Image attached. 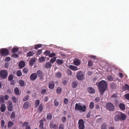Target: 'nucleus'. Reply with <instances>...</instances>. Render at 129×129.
<instances>
[{
    "instance_id": "72a5a7b5",
    "label": "nucleus",
    "mask_w": 129,
    "mask_h": 129,
    "mask_svg": "<svg viewBox=\"0 0 129 129\" xmlns=\"http://www.w3.org/2000/svg\"><path fill=\"white\" fill-rule=\"evenodd\" d=\"M94 104L93 102H90L89 105V107L90 109H92L94 108Z\"/></svg>"
},
{
    "instance_id": "f3484780",
    "label": "nucleus",
    "mask_w": 129,
    "mask_h": 129,
    "mask_svg": "<svg viewBox=\"0 0 129 129\" xmlns=\"http://www.w3.org/2000/svg\"><path fill=\"white\" fill-rule=\"evenodd\" d=\"M73 62L74 64L76 66L79 65L80 64V60L77 58L75 59Z\"/></svg>"
},
{
    "instance_id": "49530a36",
    "label": "nucleus",
    "mask_w": 129,
    "mask_h": 129,
    "mask_svg": "<svg viewBox=\"0 0 129 129\" xmlns=\"http://www.w3.org/2000/svg\"><path fill=\"white\" fill-rule=\"evenodd\" d=\"M15 113L13 111L11 113L10 118L11 119H13L15 118Z\"/></svg>"
},
{
    "instance_id": "f8f14e48",
    "label": "nucleus",
    "mask_w": 129,
    "mask_h": 129,
    "mask_svg": "<svg viewBox=\"0 0 129 129\" xmlns=\"http://www.w3.org/2000/svg\"><path fill=\"white\" fill-rule=\"evenodd\" d=\"M55 83L52 81H50L49 83L48 87L50 89L52 90L55 87Z\"/></svg>"
},
{
    "instance_id": "052dcab7",
    "label": "nucleus",
    "mask_w": 129,
    "mask_h": 129,
    "mask_svg": "<svg viewBox=\"0 0 129 129\" xmlns=\"http://www.w3.org/2000/svg\"><path fill=\"white\" fill-rule=\"evenodd\" d=\"M11 60V58L10 57H7L5 58V61L6 62H8L10 61Z\"/></svg>"
},
{
    "instance_id": "6e6d98bb",
    "label": "nucleus",
    "mask_w": 129,
    "mask_h": 129,
    "mask_svg": "<svg viewBox=\"0 0 129 129\" xmlns=\"http://www.w3.org/2000/svg\"><path fill=\"white\" fill-rule=\"evenodd\" d=\"M28 122H25L22 124V127L25 126V127L28 126Z\"/></svg>"
},
{
    "instance_id": "0eeeda50",
    "label": "nucleus",
    "mask_w": 129,
    "mask_h": 129,
    "mask_svg": "<svg viewBox=\"0 0 129 129\" xmlns=\"http://www.w3.org/2000/svg\"><path fill=\"white\" fill-rule=\"evenodd\" d=\"M1 53L2 56H6L9 54V51L6 48L1 49Z\"/></svg>"
},
{
    "instance_id": "7c9ffc66",
    "label": "nucleus",
    "mask_w": 129,
    "mask_h": 129,
    "mask_svg": "<svg viewBox=\"0 0 129 129\" xmlns=\"http://www.w3.org/2000/svg\"><path fill=\"white\" fill-rule=\"evenodd\" d=\"M40 101L39 100L35 101V107L37 108L40 105Z\"/></svg>"
},
{
    "instance_id": "f257e3e1",
    "label": "nucleus",
    "mask_w": 129,
    "mask_h": 129,
    "mask_svg": "<svg viewBox=\"0 0 129 129\" xmlns=\"http://www.w3.org/2000/svg\"><path fill=\"white\" fill-rule=\"evenodd\" d=\"M98 86L100 94L102 95L107 88V83L106 82L102 80L98 83Z\"/></svg>"
},
{
    "instance_id": "a878e982",
    "label": "nucleus",
    "mask_w": 129,
    "mask_h": 129,
    "mask_svg": "<svg viewBox=\"0 0 129 129\" xmlns=\"http://www.w3.org/2000/svg\"><path fill=\"white\" fill-rule=\"evenodd\" d=\"M35 54V53L33 51H30L27 53L26 55L27 57H30L33 56Z\"/></svg>"
},
{
    "instance_id": "9d476101",
    "label": "nucleus",
    "mask_w": 129,
    "mask_h": 129,
    "mask_svg": "<svg viewBox=\"0 0 129 129\" xmlns=\"http://www.w3.org/2000/svg\"><path fill=\"white\" fill-rule=\"evenodd\" d=\"M37 76H38L40 80H42L43 78V73L40 70H38L36 73Z\"/></svg>"
},
{
    "instance_id": "2f4dec72",
    "label": "nucleus",
    "mask_w": 129,
    "mask_h": 129,
    "mask_svg": "<svg viewBox=\"0 0 129 129\" xmlns=\"http://www.w3.org/2000/svg\"><path fill=\"white\" fill-rule=\"evenodd\" d=\"M19 49L18 47L13 48L11 50V52L12 53H15L17 52L18 50Z\"/></svg>"
},
{
    "instance_id": "5701e85b",
    "label": "nucleus",
    "mask_w": 129,
    "mask_h": 129,
    "mask_svg": "<svg viewBox=\"0 0 129 129\" xmlns=\"http://www.w3.org/2000/svg\"><path fill=\"white\" fill-rule=\"evenodd\" d=\"M51 63L50 62H48L46 63L45 66V68H49L52 66Z\"/></svg>"
},
{
    "instance_id": "ea45409f",
    "label": "nucleus",
    "mask_w": 129,
    "mask_h": 129,
    "mask_svg": "<svg viewBox=\"0 0 129 129\" xmlns=\"http://www.w3.org/2000/svg\"><path fill=\"white\" fill-rule=\"evenodd\" d=\"M56 58V57L51 58L50 60V62L51 63H53L55 61Z\"/></svg>"
},
{
    "instance_id": "dca6fc26",
    "label": "nucleus",
    "mask_w": 129,
    "mask_h": 129,
    "mask_svg": "<svg viewBox=\"0 0 129 129\" xmlns=\"http://www.w3.org/2000/svg\"><path fill=\"white\" fill-rule=\"evenodd\" d=\"M50 126L52 129H58V125L56 124H54L53 123H50Z\"/></svg>"
},
{
    "instance_id": "4468645a",
    "label": "nucleus",
    "mask_w": 129,
    "mask_h": 129,
    "mask_svg": "<svg viewBox=\"0 0 129 129\" xmlns=\"http://www.w3.org/2000/svg\"><path fill=\"white\" fill-rule=\"evenodd\" d=\"M46 120L45 119H43L40 120L39 122L40 123L39 125V128L41 129L43 128L44 127L43 121H45Z\"/></svg>"
},
{
    "instance_id": "0e129e2a",
    "label": "nucleus",
    "mask_w": 129,
    "mask_h": 129,
    "mask_svg": "<svg viewBox=\"0 0 129 129\" xmlns=\"http://www.w3.org/2000/svg\"><path fill=\"white\" fill-rule=\"evenodd\" d=\"M12 57H13L14 58H17L18 57V55L16 54H13L11 55Z\"/></svg>"
},
{
    "instance_id": "ddd939ff",
    "label": "nucleus",
    "mask_w": 129,
    "mask_h": 129,
    "mask_svg": "<svg viewBox=\"0 0 129 129\" xmlns=\"http://www.w3.org/2000/svg\"><path fill=\"white\" fill-rule=\"evenodd\" d=\"M25 62L23 60L21 61L19 64V67L20 68H22L25 66Z\"/></svg>"
},
{
    "instance_id": "58836bf2",
    "label": "nucleus",
    "mask_w": 129,
    "mask_h": 129,
    "mask_svg": "<svg viewBox=\"0 0 129 129\" xmlns=\"http://www.w3.org/2000/svg\"><path fill=\"white\" fill-rule=\"evenodd\" d=\"M19 83L20 86H21L23 87L24 85V82L22 80H19Z\"/></svg>"
},
{
    "instance_id": "5fc2aeb1",
    "label": "nucleus",
    "mask_w": 129,
    "mask_h": 129,
    "mask_svg": "<svg viewBox=\"0 0 129 129\" xmlns=\"http://www.w3.org/2000/svg\"><path fill=\"white\" fill-rule=\"evenodd\" d=\"M125 90H129V86L127 84H125V86L124 88Z\"/></svg>"
},
{
    "instance_id": "13d9d810",
    "label": "nucleus",
    "mask_w": 129,
    "mask_h": 129,
    "mask_svg": "<svg viewBox=\"0 0 129 129\" xmlns=\"http://www.w3.org/2000/svg\"><path fill=\"white\" fill-rule=\"evenodd\" d=\"M63 102L64 104L67 105L69 103L68 100L67 99L65 98L64 99Z\"/></svg>"
},
{
    "instance_id": "4d7b16f0",
    "label": "nucleus",
    "mask_w": 129,
    "mask_h": 129,
    "mask_svg": "<svg viewBox=\"0 0 129 129\" xmlns=\"http://www.w3.org/2000/svg\"><path fill=\"white\" fill-rule=\"evenodd\" d=\"M46 90L45 89H42L41 91V93L42 94H44L46 92Z\"/></svg>"
},
{
    "instance_id": "79ce46f5",
    "label": "nucleus",
    "mask_w": 129,
    "mask_h": 129,
    "mask_svg": "<svg viewBox=\"0 0 129 129\" xmlns=\"http://www.w3.org/2000/svg\"><path fill=\"white\" fill-rule=\"evenodd\" d=\"M42 45L40 44H38L36 45L34 48V49H37L38 48L41 47L42 46Z\"/></svg>"
},
{
    "instance_id": "4c0bfd02",
    "label": "nucleus",
    "mask_w": 129,
    "mask_h": 129,
    "mask_svg": "<svg viewBox=\"0 0 129 129\" xmlns=\"http://www.w3.org/2000/svg\"><path fill=\"white\" fill-rule=\"evenodd\" d=\"M17 76L19 77H20L22 75V73L20 70H18L17 72Z\"/></svg>"
},
{
    "instance_id": "412c9836",
    "label": "nucleus",
    "mask_w": 129,
    "mask_h": 129,
    "mask_svg": "<svg viewBox=\"0 0 129 129\" xmlns=\"http://www.w3.org/2000/svg\"><path fill=\"white\" fill-rule=\"evenodd\" d=\"M119 107L120 109L122 110H124L125 109V105L122 103H121L119 104Z\"/></svg>"
},
{
    "instance_id": "774afa93",
    "label": "nucleus",
    "mask_w": 129,
    "mask_h": 129,
    "mask_svg": "<svg viewBox=\"0 0 129 129\" xmlns=\"http://www.w3.org/2000/svg\"><path fill=\"white\" fill-rule=\"evenodd\" d=\"M95 100L96 102H99L100 101V99L99 97H96L95 98Z\"/></svg>"
},
{
    "instance_id": "864d4df0",
    "label": "nucleus",
    "mask_w": 129,
    "mask_h": 129,
    "mask_svg": "<svg viewBox=\"0 0 129 129\" xmlns=\"http://www.w3.org/2000/svg\"><path fill=\"white\" fill-rule=\"evenodd\" d=\"M93 62L91 60H89L88 61V66H93Z\"/></svg>"
},
{
    "instance_id": "e2e57ef3",
    "label": "nucleus",
    "mask_w": 129,
    "mask_h": 129,
    "mask_svg": "<svg viewBox=\"0 0 129 129\" xmlns=\"http://www.w3.org/2000/svg\"><path fill=\"white\" fill-rule=\"evenodd\" d=\"M42 49H40L38 50L36 53V54L38 55H40L42 52Z\"/></svg>"
},
{
    "instance_id": "a18cd8bd",
    "label": "nucleus",
    "mask_w": 129,
    "mask_h": 129,
    "mask_svg": "<svg viewBox=\"0 0 129 129\" xmlns=\"http://www.w3.org/2000/svg\"><path fill=\"white\" fill-rule=\"evenodd\" d=\"M66 72L68 76H70L72 75V72L70 70H68Z\"/></svg>"
},
{
    "instance_id": "6e6552de",
    "label": "nucleus",
    "mask_w": 129,
    "mask_h": 129,
    "mask_svg": "<svg viewBox=\"0 0 129 129\" xmlns=\"http://www.w3.org/2000/svg\"><path fill=\"white\" fill-rule=\"evenodd\" d=\"M84 76L83 73L81 71L78 72L77 74V78L80 81L84 79Z\"/></svg>"
},
{
    "instance_id": "cd10ccee",
    "label": "nucleus",
    "mask_w": 129,
    "mask_h": 129,
    "mask_svg": "<svg viewBox=\"0 0 129 129\" xmlns=\"http://www.w3.org/2000/svg\"><path fill=\"white\" fill-rule=\"evenodd\" d=\"M14 92L17 95H19L20 94L19 93V89L18 87H16L14 89Z\"/></svg>"
},
{
    "instance_id": "c756f323",
    "label": "nucleus",
    "mask_w": 129,
    "mask_h": 129,
    "mask_svg": "<svg viewBox=\"0 0 129 129\" xmlns=\"http://www.w3.org/2000/svg\"><path fill=\"white\" fill-rule=\"evenodd\" d=\"M45 59L46 58L45 57H42L39 59L38 61L40 62H43L45 61Z\"/></svg>"
},
{
    "instance_id": "37998d69",
    "label": "nucleus",
    "mask_w": 129,
    "mask_h": 129,
    "mask_svg": "<svg viewBox=\"0 0 129 129\" xmlns=\"http://www.w3.org/2000/svg\"><path fill=\"white\" fill-rule=\"evenodd\" d=\"M107 79L108 81H112L113 80V78L112 76H108L107 77Z\"/></svg>"
},
{
    "instance_id": "c85d7f7f",
    "label": "nucleus",
    "mask_w": 129,
    "mask_h": 129,
    "mask_svg": "<svg viewBox=\"0 0 129 129\" xmlns=\"http://www.w3.org/2000/svg\"><path fill=\"white\" fill-rule=\"evenodd\" d=\"M56 62L57 64L59 65L62 64L63 63V61L62 60L59 59H57Z\"/></svg>"
},
{
    "instance_id": "a19ab883",
    "label": "nucleus",
    "mask_w": 129,
    "mask_h": 129,
    "mask_svg": "<svg viewBox=\"0 0 129 129\" xmlns=\"http://www.w3.org/2000/svg\"><path fill=\"white\" fill-rule=\"evenodd\" d=\"M12 100L14 103H16L17 102L18 99L15 97L13 96L12 97Z\"/></svg>"
},
{
    "instance_id": "aec40b11",
    "label": "nucleus",
    "mask_w": 129,
    "mask_h": 129,
    "mask_svg": "<svg viewBox=\"0 0 129 129\" xmlns=\"http://www.w3.org/2000/svg\"><path fill=\"white\" fill-rule=\"evenodd\" d=\"M29 103L28 102H25L23 105V108L24 109H27L29 107Z\"/></svg>"
},
{
    "instance_id": "9b49d317",
    "label": "nucleus",
    "mask_w": 129,
    "mask_h": 129,
    "mask_svg": "<svg viewBox=\"0 0 129 129\" xmlns=\"http://www.w3.org/2000/svg\"><path fill=\"white\" fill-rule=\"evenodd\" d=\"M37 78V75L35 73L32 74L30 76V79L32 81H34L36 80Z\"/></svg>"
},
{
    "instance_id": "de8ad7c7",
    "label": "nucleus",
    "mask_w": 129,
    "mask_h": 129,
    "mask_svg": "<svg viewBox=\"0 0 129 129\" xmlns=\"http://www.w3.org/2000/svg\"><path fill=\"white\" fill-rule=\"evenodd\" d=\"M13 78V76L12 75L10 74L8 77V79L9 81H12Z\"/></svg>"
},
{
    "instance_id": "09e8293b",
    "label": "nucleus",
    "mask_w": 129,
    "mask_h": 129,
    "mask_svg": "<svg viewBox=\"0 0 129 129\" xmlns=\"http://www.w3.org/2000/svg\"><path fill=\"white\" fill-rule=\"evenodd\" d=\"M28 69L26 68H24L23 69V72L25 73H27L28 72Z\"/></svg>"
},
{
    "instance_id": "473e14b6",
    "label": "nucleus",
    "mask_w": 129,
    "mask_h": 129,
    "mask_svg": "<svg viewBox=\"0 0 129 129\" xmlns=\"http://www.w3.org/2000/svg\"><path fill=\"white\" fill-rule=\"evenodd\" d=\"M62 89L61 88L59 87H57L56 89V92L58 94L60 93L62 91Z\"/></svg>"
},
{
    "instance_id": "4be33fe9",
    "label": "nucleus",
    "mask_w": 129,
    "mask_h": 129,
    "mask_svg": "<svg viewBox=\"0 0 129 129\" xmlns=\"http://www.w3.org/2000/svg\"><path fill=\"white\" fill-rule=\"evenodd\" d=\"M6 109V107L5 104H2L1 106V112H4Z\"/></svg>"
},
{
    "instance_id": "338daca9",
    "label": "nucleus",
    "mask_w": 129,
    "mask_h": 129,
    "mask_svg": "<svg viewBox=\"0 0 129 129\" xmlns=\"http://www.w3.org/2000/svg\"><path fill=\"white\" fill-rule=\"evenodd\" d=\"M1 102L3 103H4L5 101L3 96H1Z\"/></svg>"
},
{
    "instance_id": "7ed1b4c3",
    "label": "nucleus",
    "mask_w": 129,
    "mask_h": 129,
    "mask_svg": "<svg viewBox=\"0 0 129 129\" xmlns=\"http://www.w3.org/2000/svg\"><path fill=\"white\" fill-rule=\"evenodd\" d=\"M75 109V111H79L80 113L84 112L86 110V107L85 105H81L79 103L76 104Z\"/></svg>"
},
{
    "instance_id": "39448f33",
    "label": "nucleus",
    "mask_w": 129,
    "mask_h": 129,
    "mask_svg": "<svg viewBox=\"0 0 129 129\" xmlns=\"http://www.w3.org/2000/svg\"><path fill=\"white\" fill-rule=\"evenodd\" d=\"M8 75V72L7 70H4L1 71V77L3 79L7 78Z\"/></svg>"
},
{
    "instance_id": "423d86ee",
    "label": "nucleus",
    "mask_w": 129,
    "mask_h": 129,
    "mask_svg": "<svg viewBox=\"0 0 129 129\" xmlns=\"http://www.w3.org/2000/svg\"><path fill=\"white\" fill-rule=\"evenodd\" d=\"M84 122L83 120L80 119L78 122V128L79 129H84L85 126L84 125Z\"/></svg>"
},
{
    "instance_id": "c9c22d12",
    "label": "nucleus",
    "mask_w": 129,
    "mask_h": 129,
    "mask_svg": "<svg viewBox=\"0 0 129 129\" xmlns=\"http://www.w3.org/2000/svg\"><path fill=\"white\" fill-rule=\"evenodd\" d=\"M30 98V96L29 95H27L24 97L23 99V101L24 102H25L28 100V99Z\"/></svg>"
},
{
    "instance_id": "c03bdc74",
    "label": "nucleus",
    "mask_w": 129,
    "mask_h": 129,
    "mask_svg": "<svg viewBox=\"0 0 129 129\" xmlns=\"http://www.w3.org/2000/svg\"><path fill=\"white\" fill-rule=\"evenodd\" d=\"M54 104L55 106L57 107L59 106V103L58 102L55 100L54 101Z\"/></svg>"
},
{
    "instance_id": "2eb2a0df",
    "label": "nucleus",
    "mask_w": 129,
    "mask_h": 129,
    "mask_svg": "<svg viewBox=\"0 0 129 129\" xmlns=\"http://www.w3.org/2000/svg\"><path fill=\"white\" fill-rule=\"evenodd\" d=\"M88 92L91 94H94L95 93V91L94 89L91 87H89L87 88Z\"/></svg>"
},
{
    "instance_id": "8fccbe9b",
    "label": "nucleus",
    "mask_w": 129,
    "mask_h": 129,
    "mask_svg": "<svg viewBox=\"0 0 129 129\" xmlns=\"http://www.w3.org/2000/svg\"><path fill=\"white\" fill-rule=\"evenodd\" d=\"M56 76L57 78H60L61 77V74L60 72L57 73L56 74Z\"/></svg>"
},
{
    "instance_id": "b1692460",
    "label": "nucleus",
    "mask_w": 129,
    "mask_h": 129,
    "mask_svg": "<svg viewBox=\"0 0 129 129\" xmlns=\"http://www.w3.org/2000/svg\"><path fill=\"white\" fill-rule=\"evenodd\" d=\"M78 83L77 81H75L73 82L72 84V87L73 88H76L78 85Z\"/></svg>"
},
{
    "instance_id": "a211bd4d",
    "label": "nucleus",
    "mask_w": 129,
    "mask_h": 129,
    "mask_svg": "<svg viewBox=\"0 0 129 129\" xmlns=\"http://www.w3.org/2000/svg\"><path fill=\"white\" fill-rule=\"evenodd\" d=\"M36 61L35 58L33 57L31 58L29 62V65L32 66L35 63Z\"/></svg>"
},
{
    "instance_id": "393cba45",
    "label": "nucleus",
    "mask_w": 129,
    "mask_h": 129,
    "mask_svg": "<svg viewBox=\"0 0 129 129\" xmlns=\"http://www.w3.org/2000/svg\"><path fill=\"white\" fill-rule=\"evenodd\" d=\"M69 68L73 70H76L78 69L77 67L73 65H70L69 66Z\"/></svg>"
},
{
    "instance_id": "bf43d9fd",
    "label": "nucleus",
    "mask_w": 129,
    "mask_h": 129,
    "mask_svg": "<svg viewBox=\"0 0 129 129\" xmlns=\"http://www.w3.org/2000/svg\"><path fill=\"white\" fill-rule=\"evenodd\" d=\"M50 53V51L48 50L44 52L45 54L46 55V56H48L49 55Z\"/></svg>"
},
{
    "instance_id": "3c124183",
    "label": "nucleus",
    "mask_w": 129,
    "mask_h": 129,
    "mask_svg": "<svg viewBox=\"0 0 129 129\" xmlns=\"http://www.w3.org/2000/svg\"><path fill=\"white\" fill-rule=\"evenodd\" d=\"M58 129H64V124H60L59 126Z\"/></svg>"
},
{
    "instance_id": "680f3d73",
    "label": "nucleus",
    "mask_w": 129,
    "mask_h": 129,
    "mask_svg": "<svg viewBox=\"0 0 129 129\" xmlns=\"http://www.w3.org/2000/svg\"><path fill=\"white\" fill-rule=\"evenodd\" d=\"M55 56V54L54 53H50V54L49 55V56L50 57H52Z\"/></svg>"
},
{
    "instance_id": "f03ea898",
    "label": "nucleus",
    "mask_w": 129,
    "mask_h": 129,
    "mask_svg": "<svg viewBox=\"0 0 129 129\" xmlns=\"http://www.w3.org/2000/svg\"><path fill=\"white\" fill-rule=\"evenodd\" d=\"M126 117L127 116L125 114L120 112H118L115 115L114 119L116 121H122L126 119Z\"/></svg>"
},
{
    "instance_id": "bb28decb",
    "label": "nucleus",
    "mask_w": 129,
    "mask_h": 129,
    "mask_svg": "<svg viewBox=\"0 0 129 129\" xmlns=\"http://www.w3.org/2000/svg\"><path fill=\"white\" fill-rule=\"evenodd\" d=\"M108 126L107 124L103 123L101 126V129H107Z\"/></svg>"
},
{
    "instance_id": "6ab92c4d",
    "label": "nucleus",
    "mask_w": 129,
    "mask_h": 129,
    "mask_svg": "<svg viewBox=\"0 0 129 129\" xmlns=\"http://www.w3.org/2000/svg\"><path fill=\"white\" fill-rule=\"evenodd\" d=\"M43 106L42 104H41L38 108V111L39 113H41L43 110Z\"/></svg>"
},
{
    "instance_id": "e433bc0d",
    "label": "nucleus",
    "mask_w": 129,
    "mask_h": 129,
    "mask_svg": "<svg viewBox=\"0 0 129 129\" xmlns=\"http://www.w3.org/2000/svg\"><path fill=\"white\" fill-rule=\"evenodd\" d=\"M13 125V123L11 121H9L8 123V126L9 128L11 127Z\"/></svg>"
},
{
    "instance_id": "69168bd1",
    "label": "nucleus",
    "mask_w": 129,
    "mask_h": 129,
    "mask_svg": "<svg viewBox=\"0 0 129 129\" xmlns=\"http://www.w3.org/2000/svg\"><path fill=\"white\" fill-rule=\"evenodd\" d=\"M61 120H62V122L63 123L65 122L66 120V118L65 117H63L61 119Z\"/></svg>"
},
{
    "instance_id": "1a4fd4ad",
    "label": "nucleus",
    "mask_w": 129,
    "mask_h": 129,
    "mask_svg": "<svg viewBox=\"0 0 129 129\" xmlns=\"http://www.w3.org/2000/svg\"><path fill=\"white\" fill-rule=\"evenodd\" d=\"M13 103L11 101H8V104L7 107L8 110L9 111H12L13 109Z\"/></svg>"
},
{
    "instance_id": "20e7f679",
    "label": "nucleus",
    "mask_w": 129,
    "mask_h": 129,
    "mask_svg": "<svg viewBox=\"0 0 129 129\" xmlns=\"http://www.w3.org/2000/svg\"><path fill=\"white\" fill-rule=\"evenodd\" d=\"M106 109L109 111H113L115 109L114 105L111 102L107 103L106 105Z\"/></svg>"
},
{
    "instance_id": "f704fd0d",
    "label": "nucleus",
    "mask_w": 129,
    "mask_h": 129,
    "mask_svg": "<svg viewBox=\"0 0 129 129\" xmlns=\"http://www.w3.org/2000/svg\"><path fill=\"white\" fill-rule=\"evenodd\" d=\"M52 117V115L50 113H48L47 114V119L50 120L51 119Z\"/></svg>"
},
{
    "instance_id": "603ef678",
    "label": "nucleus",
    "mask_w": 129,
    "mask_h": 129,
    "mask_svg": "<svg viewBox=\"0 0 129 129\" xmlns=\"http://www.w3.org/2000/svg\"><path fill=\"white\" fill-rule=\"evenodd\" d=\"M124 98L127 100H129V93H126L124 95Z\"/></svg>"
}]
</instances>
